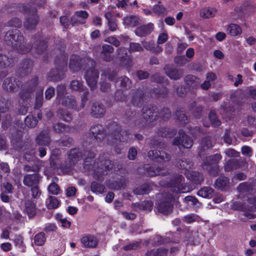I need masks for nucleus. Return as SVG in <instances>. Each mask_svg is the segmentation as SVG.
Instances as JSON below:
<instances>
[{
	"label": "nucleus",
	"mask_w": 256,
	"mask_h": 256,
	"mask_svg": "<svg viewBox=\"0 0 256 256\" xmlns=\"http://www.w3.org/2000/svg\"><path fill=\"white\" fill-rule=\"evenodd\" d=\"M84 155L86 156L84 160V168L86 170L92 171L94 178L102 181V176L107 174L108 171L112 168V162L102 156L93 162L92 158H94L95 154L88 150L85 151Z\"/></svg>",
	"instance_id": "obj_1"
},
{
	"label": "nucleus",
	"mask_w": 256,
	"mask_h": 256,
	"mask_svg": "<svg viewBox=\"0 0 256 256\" xmlns=\"http://www.w3.org/2000/svg\"><path fill=\"white\" fill-rule=\"evenodd\" d=\"M4 40L8 44L10 45L17 52L24 54L30 52V48L23 44L24 38L17 28L12 29L6 32Z\"/></svg>",
	"instance_id": "obj_2"
},
{
	"label": "nucleus",
	"mask_w": 256,
	"mask_h": 256,
	"mask_svg": "<svg viewBox=\"0 0 256 256\" xmlns=\"http://www.w3.org/2000/svg\"><path fill=\"white\" fill-rule=\"evenodd\" d=\"M18 8L20 12L28 15L24 22V28L28 30L35 28L39 20L36 7L32 6L30 4H27L26 6L20 4Z\"/></svg>",
	"instance_id": "obj_3"
},
{
	"label": "nucleus",
	"mask_w": 256,
	"mask_h": 256,
	"mask_svg": "<svg viewBox=\"0 0 256 256\" xmlns=\"http://www.w3.org/2000/svg\"><path fill=\"white\" fill-rule=\"evenodd\" d=\"M68 55L64 52H60V55L55 60L54 62L58 68L52 69L48 74V78L50 80L56 81L62 78L64 75V68L66 65Z\"/></svg>",
	"instance_id": "obj_4"
},
{
	"label": "nucleus",
	"mask_w": 256,
	"mask_h": 256,
	"mask_svg": "<svg viewBox=\"0 0 256 256\" xmlns=\"http://www.w3.org/2000/svg\"><path fill=\"white\" fill-rule=\"evenodd\" d=\"M38 84V78H34L32 79L30 82H28L24 87L23 90L20 93V102L24 106L19 110V113L22 114H25L27 112L26 108V104H25V101L31 96V94L33 92L34 88Z\"/></svg>",
	"instance_id": "obj_5"
},
{
	"label": "nucleus",
	"mask_w": 256,
	"mask_h": 256,
	"mask_svg": "<svg viewBox=\"0 0 256 256\" xmlns=\"http://www.w3.org/2000/svg\"><path fill=\"white\" fill-rule=\"evenodd\" d=\"M108 136L120 142H128L131 140L132 137V134L127 131L122 132V133L121 134L120 128L116 122H112L110 124L108 128Z\"/></svg>",
	"instance_id": "obj_6"
},
{
	"label": "nucleus",
	"mask_w": 256,
	"mask_h": 256,
	"mask_svg": "<svg viewBox=\"0 0 256 256\" xmlns=\"http://www.w3.org/2000/svg\"><path fill=\"white\" fill-rule=\"evenodd\" d=\"M168 187L176 194L188 192L190 190V188L184 182V178L182 175L177 174L168 184Z\"/></svg>",
	"instance_id": "obj_7"
},
{
	"label": "nucleus",
	"mask_w": 256,
	"mask_h": 256,
	"mask_svg": "<svg viewBox=\"0 0 256 256\" xmlns=\"http://www.w3.org/2000/svg\"><path fill=\"white\" fill-rule=\"evenodd\" d=\"M174 200V196L171 194H164L162 198L158 204V210L164 214H170L172 210Z\"/></svg>",
	"instance_id": "obj_8"
},
{
	"label": "nucleus",
	"mask_w": 256,
	"mask_h": 256,
	"mask_svg": "<svg viewBox=\"0 0 256 256\" xmlns=\"http://www.w3.org/2000/svg\"><path fill=\"white\" fill-rule=\"evenodd\" d=\"M222 156L216 154L206 158L205 162L202 164V168L212 174H215L218 170V164L222 159Z\"/></svg>",
	"instance_id": "obj_9"
},
{
	"label": "nucleus",
	"mask_w": 256,
	"mask_h": 256,
	"mask_svg": "<svg viewBox=\"0 0 256 256\" xmlns=\"http://www.w3.org/2000/svg\"><path fill=\"white\" fill-rule=\"evenodd\" d=\"M81 152L77 149H72L68 154V160L65 166H62L61 168L65 173L69 172L72 168L77 162L82 157Z\"/></svg>",
	"instance_id": "obj_10"
},
{
	"label": "nucleus",
	"mask_w": 256,
	"mask_h": 256,
	"mask_svg": "<svg viewBox=\"0 0 256 256\" xmlns=\"http://www.w3.org/2000/svg\"><path fill=\"white\" fill-rule=\"evenodd\" d=\"M88 93L84 94V96L82 98V104L80 108L76 107V101L73 96H67L62 98V106H66L70 108H75L77 110H79L83 108L88 98L86 96Z\"/></svg>",
	"instance_id": "obj_11"
},
{
	"label": "nucleus",
	"mask_w": 256,
	"mask_h": 256,
	"mask_svg": "<svg viewBox=\"0 0 256 256\" xmlns=\"http://www.w3.org/2000/svg\"><path fill=\"white\" fill-rule=\"evenodd\" d=\"M98 78V71L94 67L86 71L85 74V79L92 90H94L96 88Z\"/></svg>",
	"instance_id": "obj_12"
},
{
	"label": "nucleus",
	"mask_w": 256,
	"mask_h": 256,
	"mask_svg": "<svg viewBox=\"0 0 256 256\" xmlns=\"http://www.w3.org/2000/svg\"><path fill=\"white\" fill-rule=\"evenodd\" d=\"M130 51L124 48H120L118 50V56L120 59L121 64L126 67H129L132 64V58Z\"/></svg>",
	"instance_id": "obj_13"
},
{
	"label": "nucleus",
	"mask_w": 256,
	"mask_h": 256,
	"mask_svg": "<svg viewBox=\"0 0 256 256\" xmlns=\"http://www.w3.org/2000/svg\"><path fill=\"white\" fill-rule=\"evenodd\" d=\"M180 136H182V140L178 137L175 138L173 144L178 146H180L185 148H190L192 145V140L190 138L186 135L182 130L179 131Z\"/></svg>",
	"instance_id": "obj_14"
},
{
	"label": "nucleus",
	"mask_w": 256,
	"mask_h": 256,
	"mask_svg": "<svg viewBox=\"0 0 256 256\" xmlns=\"http://www.w3.org/2000/svg\"><path fill=\"white\" fill-rule=\"evenodd\" d=\"M80 242L84 248H94L98 246V240L94 235L85 234L82 236Z\"/></svg>",
	"instance_id": "obj_15"
},
{
	"label": "nucleus",
	"mask_w": 256,
	"mask_h": 256,
	"mask_svg": "<svg viewBox=\"0 0 256 256\" xmlns=\"http://www.w3.org/2000/svg\"><path fill=\"white\" fill-rule=\"evenodd\" d=\"M148 156L150 158L158 161L162 160L164 162H168L170 158V155L164 151L158 150H150L148 152Z\"/></svg>",
	"instance_id": "obj_16"
},
{
	"label": "nucleus",
	"mask_w": 256,
	"mask_h": 256,
	"mask_svg": "<svg viewBox=\"0 0 256 256\" xmlns=\"http://www.w3.org/2000/svg\"><path fill=\"white\" fill-rule=\"evenodd\" d=\"M131 103L134 106H140L144 104V92L142 88H138L132 94Z\"/></svg>",
	"instance_id": "obj_17"
},
{
	"label": "nucleus",
	"mask_w": 256,
	"mask_h": 256,
	"mask_svg": "<svg viewBox=\"0 0 256 256\" xmlns=\"http://www.w3.org/2000/svg\"><path fill=\"white\" fill-rule=\"evenodd\" d=\"M95 140L101 141L106 136V132H104L102 126L100 124H94L92 126L90 130Z\"/></svg>",
	"instance_id": "obj_18"
},
{
	"label": "nucleus",
	"mask_w": 256,
	"mask_h": 256,
	"mask_svg": "<svg viewBox=\"0 0 256 256\" xmlns=\"http://www.w3.org/2000/svg\"><path fill=\"white\" fill-rule=\"evenodd\" d=\"M20 84V82L14 78H7L4 81L2 88L6 91L14 92Z\"/></svg>",
	"instance_id": "obj_19"
},
{
	"label": "nucleus",
	"mask_w": 256,
	"mask_h": 256,
	"mask_svg": "<svg viewBox=\"0 0 256 256\" xmlns=\"http://www.w3.org/2000/svg\"><path fill=\"white\" fill-rule=\"evenodd\" d=\"M88 14L86 11L81 10L76 12L72 18V25L83 24L86 22V19L88 17Z\"/></svg>",
	"instance_id": "obj_20"
},
{
	"label": "nucleus",
	"mask_w": 256,
	"mask_h": 256,
	"mask_svg": "<svg viewBox=\"0 0 256 256\" xmlns=\"http://www.w3.org/2000/svg\"><path fill=\"white\" fill-rule=\"evenodd\" d=\"M154 110L148 108L146 107L142 108V116L144 120L148 122H151L158 118L156 112H153Z\"/></svg>",
	"instance_id": "obj_21"
},
{
	"label": "nucleus",
	"mask_w": 256,
	"mask_h": 256,
	"mask_svg": "<svg viewBox=\"0 0 256 256\" xmlns=\"http://www.w3.org/2000/svg\"><path fill=\"white\" fill-rule=\"evenodd\" d=\"M184 174L194 184H200L204 180L202 174L197 172L190 170L188 172L185 173Z\"/></svg>",
	"instance_id": "obj_22"
},
{
	"label": "nucleus",
	"mask_w": 256,
	"mask_h": 256,
	"mask_svg": "<svg viewBox=\"0 0 256 256\" xmlns=\"http://www.w3.org/2000/svg\"><path fill=\"white\" fill-rule=\"evenodd\" d=\"M154 24L149 23L146 25L142 26L137 28L135 30L136 35L139 36H145L150 34L154 30Z\"/></svg>",
	"instance_id": "obj_23"
},
{
	"label": "nucleus",
	"mask_w": 256,
	"mask_h": 256,
	"mask_svg": "<svg viewBox=\"0 0 256 256\" xmlns=\"http://www.w3.org/2000/svg\"><path fill=\"white\" fill-rule=\"evenodd\" d=\"M148 174L150 176H166L167 172L164 169L160 168L158 166L156 165L146 168Z\"/></svg>",
	"instance_id": "obj_24"
},
{
	"label": "nucleus",
	"mask_w": 256,
	"mask_h": 256,
	"mask_svg": "<svg viewBox=\"0 0 256 256\" xmlns=\"http://www.w3.org/2000/svg\"><path fill=\"white\" fill-rule=\"evenodd\" d=\"M39 182V176L38 174H32L26 175L24 176L23 182L25 186H33L37 185Z\"/></svg>",
	"instance_id": "obj_25"
},
{
	"label": "nucleus",
	"mask_w": 256,
	"mask_h": 256,
	"mask_svg": "<svg viewBox=\"0 0 256 256\" xmlns=\"http://www.w3.org/2000/svg\"><path fill=\"white\" fill-rule=\"evenodd\" d=\"M106 112L105 108L102 104L96 102L92 106L91 114L94 118L102 116Z\"/></svg>",
	"instance_id": "obj_26"
},
{
	"label": "nucleus",
	"mask_w": 256,
	"mask_h": 256,
	"mask_svg": "<svg viewBox=\"0 0 256 256\" xmlns=\"http://www.w3.org/2000/svg\"><path fill=\"white\" fill-rule=\"evenodd\" d=\"M81 60L79 56L72 55L70 58V68L73 72L78 70L81 66Z\"/></svg>",
	"instance_id": "obj_27"
},
{
	"label": "nucleus",
	"mask_w": 256,
	"mask_h": 256,
	"mask_svg": "<svg viewBox=\"0 0 256 256\" xmlns=\"http://www.w3.org/2000/svg\"><path fill=\"white\" fill-rule=\"evenodd\" d=\"M229 179L226 176H220L214 182V186L220 190H224L229 186Z\"/></svg>",
	"instance_id": "obj_28"
},
{
	"label": "nucleus",
	"mask_w": 256,
	"mask_h": 256,
	"mask_svg": "<svg viewBox=\"0 0 256 256\" xmlns=\"http://www.w3.org/2000/svg\"><path fill=\"white\" fill-rule=\"evenodd\" d=\"M36 140L39 145H48L50 143V140L48 132L46 130L42 132L38 136Z\"/></svg>",
	"instance_id": "obj_29"
},
{
	"label": "nucleus",
	"mask_w": 256,
	"mask_h": 256,
	"mask_svg": "<svg viewBox=\"0 0 256 256\" xmlns=\"http://www.w3.org/2000/svg\"><path fill=\"white\" fill-rule=\"evenodd\" d=\"M216 12V10L213 8L205 7L201 9L200 16L204 18H209L214 17Z\"/></svg>",
	"instance_id": "obj_30"
},
{
	"label": "nucleus",
	"mask_w": 256,
	"mask_h": 256,
	"mask_svg": "<svg viewBox=\"0 0 256 256\" xmlns=\"http://www.w3.org/2000/svg\"><path fill=\"white\" fill-rule=\"evenodd\" d=\"M226 32L231 36H234L240 34L242 32V30L238 24H230L228 26Z\"/></svg>",
	"instance_id": "obj_31"
},
{
	"label": "nucleus",
	"mask_w": 256,
	"mask_h": 256,
	"mask_svg": "<svg viewBox=\"0 0 256 256\" xmlns=\"http://www.w3.org/2000/svg\"><path fill=\"white\" fill-rule=\"evenodd\" d=\"M123 23L127 28H133L138 24V18L134 16H130L125 17L123 19Z\"/></svg>",
	"instance_id": "obj_32"
},
{
	"label": "nucleus",
	"mask_w": 256,
	"mask_h": 256,
	"mask_svg": "<svg viewBox=\"0 0 256 256\" xmlns=\"http://www.w3.org/2000/svg\"><path fill=\"white\" fill-rule=\"evenodd\" d=\"M166 72L168 77L175 80L180 78L183 74V72L182 70L168 68L166 69Z\"/></svg>",
	"instance_id": "obj_33"
},
{
	"label": "nucleus",
	"mask_w": 256,
	"mask_h": 256,
	"mask_svg": "<svg viewBox=\"0 0 256 256\" xmlns=\"http://www.w3.org/2000/svg\"><path fill=\"white\" fill-rule=\"evenodd\" d=\"M24 210L29 217L34 216L36 214V208L34 203L30 200H27L25 202Z\"/></svg>",
	"instance_id": "obj_34"
},
{
	"label": "nucleus",
	"mask_w": 256,
	"mask_h": 256,
	"mask_svg": "<svg viewBox=\"0 0 256 256\" xmlns=\"http://www.w3.org/2000/svg\"><path fill=\"white\" fill-rule=\"evenodd\" d=\"M214 190L212 188L206 186L200 190L197 194L204 198H211L213 196Z\"/></svg>",
	"instance_id": "obj_35"
},
{
	"label": "nucleus",
	"mask_w": 256,
	"mask_h": 256,
	"mask_svg": "<svg viewBox=\"0 0 256 256\" xmlns=\"http://www.w3.org/2000/svg\"><path fill=\"white\" fill-rule=\"evenodd\" d=\"M46 206L48 209H55L58 207L60 202L54 196H50L46 201Z\"/></svg>",
	"instance_id": "obj_36"
},
{
	"label": "nucleus",
	"mask_w": 256,
	"mask_h": 256,
	"mask_svg": "<svg viewBox=\"0 0 256 256\" xmlns=\"http://www.w3.org/2000/svg\"><path fill=\"white\" fill-rule=\"evenodd\" d=\"M70 88L72 91L82 92L84 90L82 82L80 80H73L70 84Z\"/></svg>",
	"instance_id": "obj_37"
},
{
	"label": "nucleus",
	"mask_w": 256,
	"mask_h": 256,
	"mask_svg": "<svg viewBox=\"0 0 256 256\" xmlns=\"http://www.w3.org/2000/svg\"><path fill=\"white\" fill-rule=\"evenodd\" d=\"M238 190L242 195L251 194L250 188L248 183L244 182L240 184L238 186Z\"/></svg>",
	"instance_id": "obj_38"
},
{
	"label": "nucleus",
	"mask_w": 256,
	"mask_h": 256,
	"mask_svg": "<svg viewBox=\"0 0 256 256\" xmlns=\"http://www.w3.org/2000/svg\"><path fill=\"white\" fill-rule=\"evenodd\" d=\"M176 166L180 168L185 170V173L188 172L190 171V169L192 166V164L190 160L187 159H182L180 162H178Z\"/></svg>",
	"instance_id": "obj_39"
},
{
	"label": "nucleus",
	"mask_w": 256,
	"mask_h": 256,
	"mask_svg": "<svg viewBox=\"0 0 256 256\" xmlns=\"http://www.w3.org/2000/svg\"><path fill=\"white\" fill-rule=\"evenodd\" d=\"M150 190V187L148 184H144L140 188H138L134 190V192L136 194H148Z\"/></svg>",
	"instance_id": "obj_40"
},
{
	"label": "nucleus",
	"mask_w": 256,
	"mask_h": 256,
	"mask_svg": "<svg viewBox=\"0 0 256 256\" xmlns=\"http://www.w3.org/2000/svg\"><path fill=\"white\" fill-rule=\"evenodd\" d=\"M91 190L96 194H102L104 190V186L96 182H93L90 186Z\"/></svg>",
	"instance_id": "obj_41"
},
{
	"label": "nucleus",
	"mask_w": 256,
	"mask_h": 256,
	"mask_svg": "<svg viewBox=\"0 0 256 256\" xmlns=\"http://www.w3.org/2000/svg\"><path fill=\"white\" fill-rule=\"evenodd\" d=\"M43 100V89L40 88L36 93L35 108H39L42 106Z\"/></svg>",
	"instance_id": "obj_42"
},
{
	"label": "nucleus",
	"mask_w": 256,
	"mask_h": 256,
	"mask_svg": "<svg viewBox=\"0 0 256 256\" xmlns=\"http://www.w3.org/2000/svg\"><path fill=\"white\" fill-rule=\"evenodd\" d=\"M185 82L188 86L194 87L199 84V79L192 75H188L185 78Z\"/></svg>",
	"instance_id": "obj_43"
},
{
	"label": "nucleus",
	"mask_w": 256,
	"mask_h": 256,
	"mask_svg": "<svg viewBox=\"0 0 256 256\" xmlns=\"http://www.w3.org/2000/svg\"><path fill=\"white\" fill-rule=\"evenodd\" d=\"M45 234L42 232H40L36 234L34 238V242L37 246H42L46 242Z\"/></svg>",
	"instance_id": "obj_44"
},
{
	"label": "nucleus",
	"mask_w": 256,
	"mask_h": 256,
	"mask_svg": "<svg viewBox=\"0 0 256 256\" xmlns=\"http://www.w3.org/2000/svg\"><path fill=\"white\" fill-rule=\"evenodd\" d=\"M47 47L46 42L40 40L34 44L33 49L38 54L42 52Z\"/></svg>",
	"instance_id": "obj_45"
},
{
	"label": "nucleus",
	"mask_w": 256,
	"mask_h": 256,
	"mask_svg": "<svg viewBox=\"0 0 256 256\" xmlns=\"http://www.w3.org/2000/svg\"><path fill=\"white\" fill-rule=\"evenodd\" d=\"M37 124L38 120L32 116H28L25 118V124L28 127H34Z\"/></svg>",
	"instance_id": "obj_46"
},
{
	"label": "nucleus",
	"mask_w": 256,
	"mask_h": 256,
	"mask_svg": "<svg viewBox=\"0 0 256 256\" xmlns=\"http://www.w3.org/2000/svg\"><path fill=\"white\" fill-rule=\"evenodd\" d=\"M176 116L182 125L186 124L188 121L187 116L182 111L178 110L176 113Z\"/></svg>",
	"instance_id": "obj_47"
},
{
	"label": "nucleus",
	"mask_w": 256,
	"mask_h": 256,
	"mask_svg": "<svg viewBox=\"0 0 256 256\" xmlns=\"http://www.w3.org/2000/svg\"><path fill=\"white\" fill-rule=\"evenodd\" d=\"M22 22L21 20L17 18H14L8 21L6 24L7 26L20 28Z\"/></svg>",
	"instance_id": "obj_48"
},
{
	"label": "nucleus",
	"mask_w": 256,
	"mask_h": 256,
	"mask_svg": "<svg viewBox=\"0 0 256 256\" xmlns=\"http://www.w3.org/2000/svg\"><path fill=\"white\" fill-rule=\"evenodd\" d=\"M209 118L212 124L214 126H218L220 124V121L218 119L214 110H212L210 112Z\"/></svg>",
	"instance_id": "obj_49"
},
{
	"label": "nucleus",
	"mask_w": 256,
	"mask_h": 256,
	"mask_svg": "<svg viewBox=\"0 0 256 256\" xmlns=\"http://www.w3.org/2000/svg\"><path fill=\"white\" fill-rule=\"evenodd\" d=\"M160 134L162 136L172 137L176 134V132L169 128H162L160 132Z\"/></svg>",
	"instance_id": "obj_50"
},
{
	"label": "nucleus",
	"mask_w": 256,
	"mask_h": 256,
	"mask_svg": "<svg viewBox=\"0 0 256 256\" xmlns=\"http://www.w3.org/2000/svg\"><path fill=\"white\" fill-rule=\"evenodd\" d=\"M48 190L49 193L52 194L57 195L60 191V186L54 182H52L48 186Z\"/></svg>",
	"instance_id": "obj_51"
},
{
	"label": "nucleus",
	"mask_w": 256,
	"mask_h": 256,
	"mask_svg": "<svg viewBox=\"0 0 256 256\" xmlns=\"http://www.w3.org/2000/svg\"><path fill=\"white\" fill-rule=\"evenodd\" d=\"M140 208L146 212H150L152 210L153 203L150 200H146L142 202L140 204Z\"/></svg>",
	"instance_id": "obj_52"
},
{
	"label": "nucleus",
	"mask_w": 256,
	"mask_h": 256,
	"mask_svg": "<svg viewBox=\"0 0 256 256\" xmlns=\"http://www.w3.org/2000/svg\"><path fill=\"white\" fill-rule=\"evenodd\" d=\"M54 131L58 133L62 132H68V128L62 123H57L53 126Z\"/></svg>",
	"instance_id": "obj_53"
},
{
	"label": "nucleus",
	"mask_w": 256,
	"mask_h": 256,
	"mask_svg": "<svg viewBox=\"0 0 256 256\" xmlns=\"http://www.w3.org/2000/svg\"><path fill=\"white\" fill-rule=\"evenodd\" d=\"M119 81L120 82V85L122 88L127 89L130 87V82L128 77L126 76L121 77L116 82H118Z\"/></svg>",
	"instance_id": "obj_54"
},
{
	"label": "nucleus",
	"mask_w": 256,
	"mask_h": 256,
	"mask_svg": "<svg viewBox=\"0 0 256 256\" xmlns=\"http://www.w3.org/2000/svg\"><path fill=\"white\" fill-rule=\"evenodd\" d=\"M10 64V60L6 55L0 54V68H5Z\"/></svg>",
	"instance_id": "obj_55"
},
{
	"label": "nucleus",
	"mask_w": 256,
	"mask_h": 256,
	"mask_svg": "<svg viewBox=\"0 0 256 256\" xmlns=\"http://www.w3.org/2000/svg\"><path fill=\"white\" fill-rule=\"evenodd\" d=\"M58 112L60 114V118L63 120L69 122L72 119V115L70 112H65L62 110H58Z\"/></svg>",
	"instance_id": "obj_56"
},
{
	"label": "nucleus",
	"mask_w": 256,
	"mask_h": 256,
	"mask_svg": "<svg viewBox=\"0 0 256 256\" xmlns=\"http://www.w3.org/2000/svg\"><path fill=\"white\" fill-rule=\"evenodd\" d=\"M202 148L201 150H204L206 149H208L209 148L212 146V141L209 138H204L202 141Z\"/></svg>",
	"instance_id": "obj_57"
},
{
	"label": "nucleus",
	"mask_w": 256,
	"mask_h": 256,
	"mask_svg": "<svg viewBox=\"0 0 256 256\" xmlns=\"http://www.w3.org/2000/svg\"><path fill=\"white\" fill-rule=\"evenodd\" d=\"M153 12L156 14H164L166 13L165 8L162 5H156L153 7Z\"/></svg>",
	"instance_id": "obj_58"
},
{
	"label": "nucleus",
	"mask_w": 256,
	"mask_h": 256,
	"mask_svg": "<svg viewBox=\"0 0 256 256\" xmlns=\"http://www.w3.org/2000/svg\"><path fill=\"white\" fill-rule=\"evenodd\" d=\"M66 91V86L64 85H60L57 88V98L56 100L60 102L62 97Z\"/></svg>",
	"instance_id": "obj_59"
},
{
	"label": "nucleus",
	"mask_w": 256,
	"mask_h": 256,
	"mask_svg": "<svg viewBox=\"0 0 256 256\" xmlns=\"http://www.w3.org/2000/svg\"><path fill=\"white\" fill-rule=\"evenodd\" d=\"M198 218V216L197 215L195 214H190L185 216L183 218V220L186 222L190 224L196 221Z\"/></svg>",
	"instance_id": "obj_60"
},
{
	"label": "nucleus",
	"mask_w": 256,
	"mask_h": 256,
	"mask_svg": "<svg viewBox=\"0 0 256 256\" xmlns=\"http://www.w3.org/2000/svg\"><path fill=\"white\" fill-rule=\"evenodd\" d=\"M143 50L142 46L138 43L130 42V52H140Z\"/></svg>",
	"instance_id": "obj_61"
},
{
	"label": "nucleus",
	"mask_w": 256,
	"mask_h": 256,
	"mask_svg": "<svg viewBox=\"0 0 256 256\" xmlns=\"http://www.w3.org/2000/svg\"><path fill=\"white\" fill-rule=\"evenodd\" d=\"M171 115L170 110L167 108H164L159 114V116L162 118L164 120L168 119Z\"/></svg>",
	"instance_id": "obj_62"
},
{
	"label": "nucleus",
	"mask_w": 256,
	"mask_h": 256,
	"mask_svg": "<svg viewBox=\"0 0 256 256\" xmlns=\"http://www.w3.org/2000/svg\"><path fill=\"white\" fill-rule=\"evenodd\" d=\"M168 39V36L166 33L162 32L158 36L157 43L158 44L164 43Z\"/></svg>",
	"instance_id": "obj_63"
},
{
	"label": "nucleus",
	"mask_w": 256,
	"mask_h": 256,
	"mask_svg": "<svg viewBox=\"0 0 256 256\" xmlns=\"http://www.w3.org/2000/svg\"><path fill=\"white\" fill-rule=\"evenodd\" d=\"M59 153V150L58 149H54L52 150V155L50 157V164L52 166H54L56 162L55 160L56 158L57 155Z\"/></svg>",
	"instance_id": "obj_64"
}]
</instances>
